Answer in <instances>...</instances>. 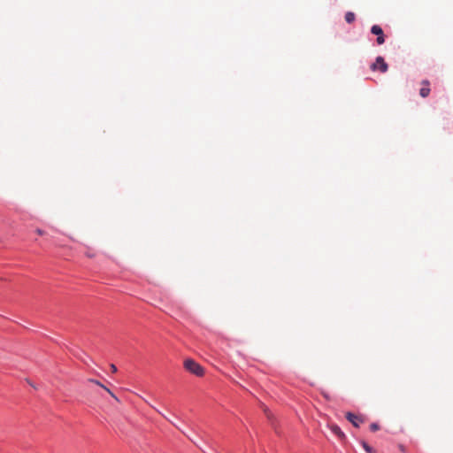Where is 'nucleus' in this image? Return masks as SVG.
Segmentation results:
<instances>
[{"label": "nucleus", "instance_id": "7ed1b4c3", "mask_svg": "<svg viewBox=\"0 0 453 453\" xmlns=\"http://www.w3.org/2000/svg\"><path fill=\"white\" fill-rule=\"evenodd\" d=\"M371 33L377 35V43L381 45L385 42V37L382 28L378 25H373L371 28Z\"/></svg>", "mask_w": 453, "mask_h": 453}, {"label": "nucleus", "instance_id": "6e6552de", "mask_svg": "<svg viewBox=\"0 0 453 453\" xmlns=\"http://www.w3.org/2000/svg\"><path fill=\"white\" fill-rule=\"evenodd\" d=\"M331 430L338 437L344 438V434L342 432L341 428L338 426H336V425L331 426Z\"/></svg>", "mask_w": 453, "mask_h": 453}, {"label": "nucleus", "instance_id": "423d86ee", "mask_svg": "<svg viewBox=\"0 0 453 453\" xmlns=\"http://www.w3.org/2000/svg\"><path fill=\"white\" fill-rule=\"evenodd\" d=\"M264 412L267 418V419L270 421L272 426L275 429L276 432H278V428L275 424V418L274 415L272 411H270L267 407L264 408Z\"/></svg>", "mask_w": 453, "mask_h": 453}, {"label": "nucleus", "instance_id": "4468645a", "mask_svg": "<svg viewBox=\"0 0 453 453\" xmlns=\"http://www.w3.org/2000/svg\"><path fill=\"white\" fill-rule=\"evenodd\" d=\"M399 449L402 451V452H404L405 451V448L403 445H400L399 446Z\"/></svg>", "mask_w": 453, "mask_h": 453}, {"label": "nucleus", "instance_id": "1a4fd4ad", "mask_svg": "<svg viewBox=\"0 0 453 453\" xmlns=\"http://www.w3.org/2000/svg\"><path fill=\"white\" fill-rule=\"evenodd\" d=\"M355 13L352 12H348L345 14V20L347 23H352L355 20Z\"/></svg>", "mask_w": 453, "mask_h": 453}, {"label": "nucleus", "instance_id": "39448f33", "mask_svg": "<svg viewBox=\"0 0 453 453\" xmlns=\"http://www.w3.org/2000/svg\"><path fill=\"white\" fill-rule=\"evenodd\" d=\"M421 88L419 89V95L421 97L426 98L430 94V82L427 80L421 81Z\"/></svg>", "mask_w": 453, "mask_h": 453}, {"label": "nucleus", "instance_id": "ddd939ff", "mask_svg": "<svg viewBox=\"0 0 453 453\" xmlns=\"http://www.w3.org/2000/svg\"><path fill=\"white\" fill-rule=\"evenodd\" d=\"M36 233H37L38 234H40V235H42V234H43V231H42V230H41V229H39V228H38V229H36Z\"/></svg>", "mask_w": 453, "mask_h": 453}, {"label": "nucleus", "instance_id": "20e7f679", "mask_svg": "<svg viewBox=\"0 0 453 453\" xmlns=\"http://www.w3.org/2000/svg\"><path fill=\"white\" fill-rule=\"evenodd\" d=\"M346 418L356 427H358L362 423H364L362 416L356 415L351 412H348L346 414Z\"/></svg>", "mask_w": 453, "mask_h": 453}, {"label": "nucleus", "instance_id": "f8f14e48", "mask_svg": "<svg viewBox=\"0 0 453 453\" xmlns=\"http://www.w3.org/2000/svg\"><path fill=\"white\" fill-rule=\"evenodd\" d=\"M111 372H117V367H116V365H113V364H111Z\"/></svg>", "mask_w": 453, "mask_h": 453}, {"label": "nucleus", "instance_id": "f03ea898", "mask_svg": "<svg viewBox=\"0 0 453 453\" xmlns=\"http://www.w3.org/2000/svg\"><path fill=\"white\" fill-rule=\"evenodd\" d=\"M371 69L372 71H380L381 73H386L388 71V64L385 62L384 58L380 56L376 58V60L371 65Z\"/></svg>", "mask_w": 453, "mask_h": 453}, {"label": "nucleus", "instance_id": "0eeeda50", "mask_svg": "<svg viewBox=\"0 0 453 453\" xmlns=\"http://www.w3.org/2000/svg\"><path fill=\"white\" fill-rule=\"evenodd\" d=\"M88 381H89V382H91V383H94V384H96V385H97V386H100V387H101V388H103L105 391H107V392H108V393H109L112 397H114V398H116V399H117V397L115 396V395H114V394H113V393H112V392H111V390H110L106 386L103 385L99 380H95V379H89V380H88Z\"/></svg>", "mask_w": 453, "mask_h": 453}, {"label": "nucleus", "instance_id": "9d476101", "mask_svg": "<svg viewBox=\"0 0 453 453\" xmlns=\"http://www.w3.org/2000/svg\"><path fill=\"white\" fill-rule=\"evenodd\" d=\"M370 429L372 432H376L377 430L380 429V426L377 423H372L370 425Z\"/></svg>", "mask_w": 453, "mask_h": 453}, {"label": "nucleus", "instance_id": "9b49d317", "mask_svg": "<svg viewBox=\"0 0 453 453\" xmlns=\"http://www.w3.org/2000/svg\"><path fill=\"white\" fill-rule=\"evenodd\" d=\"M362 445H363V447H364V449H365L366 452L372 453V449L366 442L363 441Z\"/></svg>", "mask_w": 453, "mask_h": 453}, {"label": "nucleus", "instance_id": "f257e3e1", "mask_svg": "<svg viewBox=\"0 0 453 453\" xmlns=\"http://www.w3.org/2000/svg\"><path fill=\"white\" fill-rule=\"evenodd\" d=\"M184 367L190 373L201 377L204 374V369L195 360L188 358L184 361Z\"/></svg>", "mask_w": 453, "mask_h": 453}]
</instances>
